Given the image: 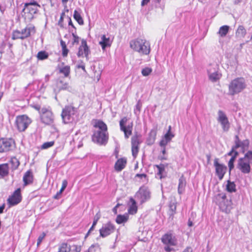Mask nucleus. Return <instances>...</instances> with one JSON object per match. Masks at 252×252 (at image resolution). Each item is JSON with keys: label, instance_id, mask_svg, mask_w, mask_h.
I'll return each mask as SVG.
<instances>
[{"label": "nucleus", "instance_id": "obj_24", "mask_svg": "<svg viewBox=\"0 0 252 252\" xmlns=\"http://www.w3.org/2000/svg\"><path fill=\"white\" fill-rule=\"evenodd\" d=\"M186 186V180L184 176L182 175L179 180V185L178 188V192L179 194H181L184 192Z\"/></svg>", "mask_w": 252, "mask_h": 252}, {"label": "nucleus", "instance_id": "obj_7", "mask_svg": "<svg viewBox=\"0 0 252 252\" xmlns=\"http://www.w3.org/2000/svg\"><path fill=\"white\" fill-rule=\"evenodd\" d=\"M32 120L27 115H19L16 117L15 125L19 131H24L31 124Z\"/></svg>", "mask_w": 252, "mask_h": 252}, {"label": "nucleus", "instance_id": "obj_47", "mask_svg": "<svg viewBox=\"0 0 252 252\" xmlns=\"http://www.w3.org/2000/svg\"><path fill=\"white\" fill-rule=\"evenodd\" d=\"M72 36H73V41L72 42V45H73L74 44H78L79 42V39H80L79 37L78 36L75 34H74V33H72Z\"/></svg>", "mask_w": 252, "mask_h": 252}, {"label": "nucleus", "instance_id": "obj_48", "mask_svg": "<svg viewBox=\"0 0 252 252\" xmlns=\"http://www.w3.org/2000/svg\"><path fill=\"white\" fill-rule=\"evenodd\" d=\"M45 235H46L45 233L44 232H43L42 234H41L39 236L38 239H37V246H39V245L42 241L43 239L44 238Z\"/></svg>", "mask_w": 252, "mask_h": 252}, {"label": "nucleus", "instance_id": "obj_6", "mask_svg": "<svg viewBox=\"0 0 252 252\" xmlns=\"http://www.w3.org/2000/svg\"><path fill=\"white\" fill-rule=\"evenodd\" d=\"M39 113L42 123L47 125L53 124L54 116L50 108L43 107L40 110Z\"/></svg>", "mask_w": 252, "mask_h": 252}, {"label": "nucleus", "instance_id": "obj_38", "mask_svg": "<svg viewBox=\"0 0 252 252\" xmlns=\"http://www.w3.org/2000/svg\"><path fill=\"white\" fill-rule=\"evenodd\" d=\"M220 124L221 126L222 130L225 131H228L230 128V123L229 122L228 119L225 121L220 122Z\"/></svg>", "mask_w": 252, "mask_h": 252}, {"label": "nucleus", "instance_id": "obj_31", "mask_svg": "<svg viewBox=\"0 0 252 252\" xmlns=\"http://www.w3.org/2000/svg\"><path fill=\"white\" fill-rule=\"evenodd\" d=\"M155 167L158 170L157 175L159 176L160 179H162L163 177L162 174L165 171V165L163 164H160L159 165H156Z\"/></svg>", "mask_w": 252, "mask_h": 252}, {"label": "nucleus", "instance_id": "obj_5", "mask_svg": "<svg viewBox=\"0 0 252 252\" xmlns=\"http://www.w3.org/2000/svg\"><path fill=\"white\" fill-rule=\"evenodd\" d=\"M161 241L164 245V250L166 252L174 251L173 247L177 246V240L171 233H167L163 235Z\"/></svg>", "mask_w": 252, "mask_h": 252}, {"label": "nucleus", "instance_id": "obj_37", "mask_svg": "<svg viewBox=\"0 0 252 252\" xmlns=\"http://www.w3.org/2000/svg\"><path fill=\"white\" fill-rule=\"evenodd\" d=\"M60 72L63 74L64 77H68L70 73V67L68 65H66L60 68Z\"/></svg>", "mask_w": 252, "mask_h": 252}, {"label": "nucleus", "instance_id": "obj_17", "mask_svg": "<svg viewBox=\"0 0 252 252\" xmlns=\"http://www.w3.org/2000/svg\"><path fill=\"white\" fill-rule=\"evenodd\" d=\"M22 200V196L21 194L20 189H17L13 193V194L10 196L8 200V203L11 206H14L19 203Z\"/></svg>", "mask_w": 252, "mask_h": 252}, {"label": "nucleus", "instance_id": "obj_61", "mask_svg": "<svg viewBox=\"0 0 252 252\" xmlns=\"http://www.w3.org/2000/svg\"><path fill=\"white\" fill-rule=\"evenodd\" d=\"M150 0H142L141 2V5L144 6L145 5L147 4L149 2Z\"/></svg>", "mask_w": 252, "mask_h": 252}, {"label": "nucleus", "instance_id": "obj_11", "mask_svg": "<svg viewBox=\"0 0 252 252\" xmlns=\"http://www.w3.org/2000/svg\"><path fill=\"white\" fill-rule=\"evenodd\" d=\"M15 147L14 140L12 138L0 139V153H5L13 150Z\"/></svg>", "mask_w": 252, "mask_h": 252}, {"label": "nucleus", "instance_id": "obj_57", "mask_svg": "<svg viewBox=\"0 0 252 252\" xmlns=\"http://www.w3.org/2000/svg\"><path fill=\"white\" fill-rule=\"evenodd\" d=\"M169 207L172 212H175L176 211V206L174 203L170 204Z\"/></svg>", "mask_w": 252, "mask_h": 252}, {"label": "nucleus", "instance_id": "obj_44", "mask_svg": "<svg viewBox=\"0 0 252 252\" xmlns=\"http://www.w3.org/2000/svg\"><path fill=\"white\" fill-rule=\"evenodd\" d=\"M152 69L149 67H146L142 70L141 73L144 76H148L151 72Z\"/></svg>", "mask_w": 252, "mask_h": 252}, {"label": "nucleus", "instance_id": "obj_35", "mask_svg": "<svg viewBox=\"0 0 252 252\" xmlns=\"http://www.w3.org/2000/svg\"><path fill=\"white\" fill-rule=\"evenodd\" d=\"M238 152H236L235 154L231 157V158L230 159L228 165L229 168V171H230L233 168H234V162L236 158V157L238 156Z\"/></svg>", "mask_w": 252, "mask_h": 252}, {"label": "nucleus", "instance_id": "obj_4", "mask_svg": "<svg viewBox=\"0 0 252 252\" xmlns=\"http://www.w3.org/2000/svg\"><path fill=\"white\" fill-rule=\"evenodd\" d=\"M252 164V151H248L243 158L238 160L237 168L243 174H249L251 172V164Z\"/></svg>", "mask_w": 252, "mask_h": 252}, {"label": "nucleus", "instance_id": "obj_33", "mask_svg": "<svg viewBox=\"0 0 252 252\" xmlns=\"http://www.w3.org/2000/svg\"><path fill=\"white\" fill-rule=\"evenodd\" d=\"M218 117L217 120L219 123L228 120V118L225 113L221 110L218 111Z\"/></svg>", "mask_w": 252, "mask_h": 252}, {"label": "nucleus", "instance_id": "obj_51", "mask_svg": "<svg viewBox=\"0 0 252 252\" xmlns=\"http://www.w3.org/2000/svg\"><path fill=\"white\" fill-rule=\"evenodd\" d=\"M237 148H235V146H233L232 147L231 150L227 154V155L228 156L232 157V156H233L235 154V152H237L236 150Z\"/></svg>", "mask_w": 252, "mask_h": 252}, {"label": "nucleus", "instance_id": "obj_25", "mask_svg": "<svg viewBox=\"0 0 252 252\" xmlns=\"http://www.w3.org/2000/svg\"><path fill=\"white\" fill-rule=\"evenodd\" d=\"M129 202L131 203L128 209V213L130 214L133 215L137 212V207L136 206V203L135 200L130 197L129 199Z\"/></svg>", "mask_w": 252, "mask_h": 252}, {"label": "nucleus", "instance_id": "obj_29", "mask_svg": "<svg viewBox=\"0 0 252 252\" xmlns=\"http://www.w3.org/2000/svg\"><path fill=\"white\" fill-rule=\"evenodd\" d=\"M128 219V216L127 215H119L117 216L116 219V222L118 224H121L123 223L126 222Z\"/></svg>", "mask_w": 252, "mask_h": 252}, {"label": "nucleus", "instance_id": "obj_19", "mask_svg": "<svg viewBox=\"0 0 252 252\" xmlns=\"http://www.w3.org/2000/svg\"><path fill=\"white\" fill-rule=\"evenodd\" d=\"M140 144L139 139L137 135H134L131 137V151L132 154L134 158H135L138 153L139 145Z\"/></svg>", "mask_w": 252, "mask_h": 252}, {"label": "nucleus", "instance_id": "obj_60", "mask_svg": "<svg viewBox=\"0 0 252 252\" xmlns=\"http://www.w3.org/2000/svg\"><path fill=\"white\" fill-rule=\"evenodd\" d=\"M60 43L62 48H65V47H66L65 42H64L63 40H61Z\"/></svg>", "mask_w": 252, "mask_h": 252}, {"label": "nucleus", "instance_id": "obj_56", "mask_svg": "<svg viewBox=\"0 0 252 252\" xmlns=\"http://www.w3.org/2000/svg\"><path fill=\"white\" fill-rule=\"evenodd\" d=\"M136 177H138L140 179L147 178V175L145 174H137Z\"/></svg>", "mask_w": 252, "mask_h": 252}, {"label": "nucleus", "instance_id": "obj_30", "mask_svg": "<svg viewBox=\"0 0 252 252\" xmlns=\"http://www.w3.org/2000/svg\"><path fill=\"white\" fill-rule=\"evenodd\" d=\"M239 148H241L242 152L244 153L246 151H247L249 148V141L247 139L243 141H241L239 144Z\"/></svg>", "mask_w": 252, "mask_h": 252}, {"label": "nucleus", "instance_id": "obj_21", "mask_svg": "<svg viewBox=\"0 0 252 252\" xmlns=\"http://www.w3.org/2000/svg\"><path fill=\"white\" fill-rule=\"evenodd\" d=\"M99 45L103 51H104L106 47H110L112 44L110 38H107L105 35H102L101 37V40L99 42Z\"/></svg>", "mask_w": 252, "mask_h": 252}, {"label": "nucleus", "instance_id": "obj_63", "mask_svg": "<svg viewBox=\"0 0 252 252\" xmlns=\"http://www.w3.org/2000/svg\"><path fill=\"white\" fill-rule=\"evenodd\" d=\"M5 208V205L4 204H3L2 205H1V206H0V214L1 213H2L3 212V210Z\"/></svg>", "mask_w": 252, "mask_h": 252}, {"label": "nucleus", "instance_id": "obj_49", "mask_svg": "<svg viewBox=\"0 0 252 252\" xmlns=\"http://www.w3.org/2000/svg\"><path fill=\"white\" fill-rule=\"evenodd\" d=\"M100 218V214L99 213H97L94 216V221L93 224H94V225H96L98 220Z\"/></svg>", "mask_w": 252, "mask_h": 252}, {"label": "nucleus", "instance_id": "obj_58", "mask_svg": "<svg viewBox=\"0 0 252 252\" xmlns=\"http://www.w3.org/2000/svg\"><path fill=\"white\" fill-rule=\"evenodd\" d=\"M75 249L72 252H80L81 248L76 245L74 246Z\"/></svg>", "mask_w": 252, "mask_h": 252}, {"label": "nucleus", "instance_id": "obj_16", "mask_svg": "<svg viewBox=\"0 0 252 252\" xmlns=\"http://www.w3.org/2000/svg\"><path fill=\"white\" fill-rule=\"evenodd\" d=\"M219 158H216L214 160V166L216 168V172L220 180H222L226 173L227 167L226 166L219 163Z\"/></svg>", "mask_w": 252, "mask_h": 252}, {"label": "nucleus", "instance_id": "obj_52", "mask_svg": "<svg viewBox=\"0 0 252 252\" xmlns=\"http://www.w3.org/2000/svg\"><path fill=\"white\" fill-rule=\"evenodd\" d=\"M169 142L163 138L160 142V146L165 147Z\"/></svg>", "mask_w": 252, "mask_h": 252}, {"label": "nucleus", "instance_id": "obj_10", "mask_svg": "<svg viewBox=\"0 0 252 252\" xmlns=\"http://www.w3.org/2000/svg\"><path fill=\"white\" fill-rule=\"evenodd\" d=\"M219 65L216 63L210 64L207 68L209 80L212 82H216L221 78V74L219 73Z\"/></svg>", "mask_w": 252, "mask_h": 252}, {"label": "nucleus", "instance_id": "obj_1", "mask_svg": "<svg viewBox=\"0 0 252 252\" xmlns=\"http://www.w3.org/2000/svg\"><path fill=\"white\" fill-rule=\"evenodd\" d=\"M94 126L95 129L92 135V141L99 145H105L109 138L107 125L103 121L98 120Z\"/></svg>", "mask_w": 252, "mask_h": 252}, {"label": "nucleus", "instance_id": "obj_59", "mask_svg": "<svg viewBox=\"0 0 252 252\" xmlns=\"http://www.w3.org/2000/svg\"><path fill=\"white\" fill-rule=\"evenodd\" d=\"M183 252H192V249L190 247H187Z\"/></svg>", "mask_w": 252, "mask_h": 252}, {"label": "nucleus", "instance_id": "obj_34", "mask_svg": "<svg viewBox=\"0 0 252 252\" xmlns=\"http://www.w3.org/2000/svg\"><path fill=\"white\" fill-rule=\"evenodd\" d=\"M10 162L12 166L11 167L13 170L16 169L20 165L19 160L15 157L11 158Z\"/></svg>", "mask_w": 252, "mask_h": 252}, {"label": "nucleus", "instance_id": "obj_26", "mask_svg": "<svg viewBox=\"0 0 252 252\" xmlns=\"http://www.w3.org/2000/svg\"><path fill=\"white\" fill-rule=\"evenodd\" d=\"M247 33L246 30L242 25H240L236 32V36L239 38H242L245 37Z\"/></svg>", "mask_w": 252, "mask_h": 252}, {"label": "nucleus", "instance_id": "obj_46", "mask_svg": "<svg viewBox=\"0 0 252 252\" xmlns=\"http://www.w3.org/2000/svg\"><path fill=\"white\" fill-rule=\"evenodd\" d=\"M156 133L155 131H151L149 134V140L150 141V144H153L156 139Z\"/></svg>", "mask_w": 252, "mask_h": 252}, {"label": "nucleus", "instance_id": "obj_41", "mask_svg": "<svg viewBox=\"0 0 252 252\" xmlns=\"http://www.w3.org/2000/svg\"><path fill=\"white\" fill-rule=\"evenodd\" d=\"M48 54L45 51H40L37 54V58L39 60H43L47 59Z\"/></svg>", "mask_w": 252, "mask_h": 252}, {"label": "nucleus", "instance_id": "obj_9", "mask_svg": "<svg viewBox=\"0 0 252 252\" xmlns=\"http://www.w3.org/2000/svg\"><path fill=\"white\" fill-rule=\"evenodd\" d=\"M217 203L220 209L223 212L228 213L231 208V201L226 199L224 194H219L216 196Z\"/></svg>", "mask_w": 252, "mask_h": 252}, {"label": "nucleus", "instance_id": "obj_55", "mask_svg": "<svg viewBox=\"0 0 252 252\" xmlns=\"http://www.w3.org/2000/svg\"><path fill=\"white\" fill-rule=\"evenodd\" d=\"M67 185V182L66 180H63L62 183V187L61 188V189L63 190H64V189L66 188V186Z\"/></svg>", "mask_w": 252, "mask_h": 252}, {"label": "nucleus", "instance_id": "obj_14", "mask_svg": "<svg viewBox=\"0 0 252 252\" xmlns=\"http://www.w3.org/2000/svg\"><path fill=\"white\" fill-rule=\"evenodd\" d=\"M127 121L126 117L123 118L120 121V129L124 132L126 138H128L132 134L133 123H129L126 126H125Z\"/></svg>", "mask_w": 252, "mask_h": 252}, {"label": "nucleus", "instance_id": "obj_50", "mask_svg": "<svg viewBox=\"0 0 252 252\" xmlns=\"http://www.w3.org/2000/svg\"><path fill=\"white\" fill-rule=\"evenodd\" d=\"M241 141L239 139V138L238 137V135H236L235 136V145L234 146H235V148H239V143L241 142Z\"/></svg>", "mask_w": 252, "mask_h": 252}, {"label": "nucleus", "instance_id": "obj_53", "mask_svg": "<svg viewBox=\"0 0 252 252\" xmlns=\"http://www.w3.org/2000/svg\"><path fill=\"white\" fill-rule=\"evenodd\" d=\"M68 53V50L67 48L65 47V48H62V55L63 57H66L67 56Z\"/></svg>", "mask_w": 252, "mask_h": 252}, {"label": "nucleus", "instance_id": "obj_27", "mask_svg": "<svg viewBox=\"0 0 252 252\" xmlns=\"http://www.w3.org/2000/svg\"><path fill=\"white\" fill-rule=\"evenodd\" d=\"M9 173V167L7 163L0 164V176L4 177Z\"/></svg>", "mask_w": 252, "mask_h": 252}, {"label": "nucleus", "instance_id": "obj_64", "mask_svg": "<svg viewBox=\"0 0 252 252\" xmlns=\"http://www.w3.org/2000/svg\"><path fill=\"white\" fill-rule=\"evenodd\" d=\"M78 68H82L83 70H85V66L84 64H80L78 65Z\"/></svg>", "mask_w": 252, "mask_h": 252}, {"label": "nucleus", "instance_id": "obj_62", "mask_svg": "<svg viewBox=\"0 0 252 252\" xmlns=\"http://www.w3.org/2000/svg\"><path fill=\"white\" fill-rule=\"evenodd\" d=\"M95 225H94V224H93L92 226H91V227L90 228V229L89 230L87 235H86V236H88L90 233H91V232L92 231H93Z\"/></svg>", "mask_w": 252, "mask_h": 252}, {"label": "nucleus", "instance_id": "obj_8", "mask_svg": "<svg viewBox=\"0 0 252 252\" xmlns=\"http://www.w3.org/2000/svg\"><path fill=\"white\" fill-rule=\"evenodd\" d=\"M35 32V28L32 25L26 27L23 29L21 32L19 31H14L12 34V39H25L31 35L32 33H34Z\"/></svg>", "mask_w": 252, "mask_h": 252}, {"label": "nucleus", "instance_id": "obj_45", "mask_svg": "<svg viewBox=\"0 0 252 252\" xmlns=\"http://www.w3.org/2000/svg\"><path fill=\"white\" fill-rule=\"evenodd\" d=\"M54 141L45 142L41 146V148L43 149H47L48 148H50V147L53 146L54 145Z\"/></svg>", "mask_w": 252, "mask_h": 252}, {"label": "nucleus", "instance_id": "obj_3", "mask_svg": "<svg viewBox=\"0 0 252 252\" xmlns=\"http://www.w3.org/2000/svg\"><path fill=\"white\" fill-rule=\"evenodd\" d=\"M130 47L140 54L148 55L150 52V43L145 39L137 38L130 42Z\"/></svg>", "mask_w": 252, "mask_h": 252}, {"label": "nucleus", "instance_id": "obj_22", "mask_svg": "<svg viewBox=\"0 0 252 252\" xmlns=\"http://www.w3.org/2000/svg\"><path fill=\"white\" fill-rule=\"evenodd\" d=\"M24 186H26L33 182V175L31 170L27 171L23 176Z\"/></svg>", "mask_w": 252, "mask_h": 252}, {"label": "nucleus", "instance_id": "obj_23", "mask_svg": "<svg viewBox=\"0 0 252 252\" xmlns=\"http://www.w3.org/2000/svg\"><path fill=\"white\" fill-rule=\"evenodd\" d=\"M126 158H121L119 159L115 164V169L117 171H121L126 166Z\"/></svg>", "mask_w": 252, "mask_h": 252}, {"label": "nucleus", "instance_id": "obj_20", "mask_svg": "<svg viewBox=\"0 0 252 252\" xmlns=\"http://www.w3.org/2000/svg\"><path fill=\"white\" fill-rule=\"evenodd\" d=\"M40 6L36 1H33L25 4L24 10L27 11L31 14L36 13L38 10V7Z\"/></svg>", "mask_w": 252, "mask_h": 252}, {"label": "nucleus", "instance_id": "obj_36", "mask_svg": "<svg viewBox=\"0 0 252 252\" xmlns=\"http://www.w3.org/2000/svg\"><path fill=\"white\" fill-rule=\"evenodd\" d=\"M73 17L75 20L80 25H82L84 24L83 20L80 15V13H78L76 10L74 12Z\"/></svg>", "mask_w": 252, "mask_h": 252}, {"label": "nucleus", "instance_id": "obj_42", "mask_svg": "<svg viewBox=\"0 0 252 252\" xmlns=\"http://www.w3.org/2000/svg\"><path fill=\"white\" fill-rule=\"evenodd\" d=\"M57 87L59 90H65L67 89L68 84L67 83H64L63 81L60 80L57 82Z\"/></svg>", "mask_w": 252, "mask_h": 252}, {"label": "nucleus", "instance_id": "obj_43", "mask_svg": "<svg viewBox=\"0 0 252 252\" xmlns=\"http://www.w3.org/2000/svg\"><path fill=\"white\" fill-rule=\"evenodd\" d=\"M141 107H142V103L140 100H138V101L137 102V103L135 106V108L134 110V113L135 114H138L139 113V112H140V110H141Z\"/></svg>", "mask_w": 252, "mask_h": 252}, {"label": "nucleus", "instance_id": "obj_12", "mask_svg": "<svg viewBox=\"0 0 252 252\" xmlns=\"http://www.w3.org/2000/svg\"><path fill=\"white\" fill-rule=\"evenodd\" d=\"M75 114L74 108L70 106H66L62 111V117L64 123L67 124L73 121Z\"/></svg>", "mask_w": 252, "mask_h": 252}, {"label": "nucleus", "instance_id": "obj_15", "mask_svg": "<svg viewBox=\"0 0 252 252\" xmlns=\"http://www.w3.org/2000/svg\"><path fill=\"white\" fill-rule=\"evenodd\" d=\"M115 230V225L110 222H108L103 224L102 227L99 229L100 236L102 238L106 237L113 233Z\"/></svg>", "mask_w": 252, "mask_h": 252}, {"label": "nucleus", "instance_id": "obj_2", "mask_svg": "<svg viewBox=\"0 0 252 252\" xmlns=\"http://www.w3.org/2000/svg\"><path fill=\"white\" fill-rule=\"evenodd\" d=\"M247 87L246 80L243 77H238L232 80L228 85L229 95H234L242 92Z\"/></svg>", "mask_w": 252, "mask_h": 252}, {"label": "nucleus", "instance_id": "obj_40", "mask_svg": "<svg viewBox=\"0 0 252 252\" xmlns=\"http://www.w3.org/2000/svg\"><path fill=\"white\" fill-rule=\"evenodd\" d=\"M171 127L169 126L168 130L167 133L165 134L164 138L169 142L171 141L172 138L174 137V135L171 132Z\"/></svg>", "mask_w": 252, "mask_h": 252}, {"label": "nucleus", "instance_id": "obj_32", "mask_svg": "<svg viewBox=\"0 0 252 252\" xmlns=\"http://www.w3.org/2000/svg\"><path fill=\"white\" fill-rule=\"evenodd\" d=\"M226 190L228 192H235L236 189V185L234 182H230V181H227V183L226 185Z\"/></svg>", "mask_w": 252, "mask_h": 252}, {"label": "nucleus", "instance_id": "obj_18", "mask_svg": "<svg viewBox=\"0 0 252 252\" xmlns=\"http://www.w3.org/2000/svg\"><path fill=\"white\" fill-rule=\"evenodd\" d=\"M90 53V50L87 45V42L85 39H82L81 42V45L79 48V51L77 53V56L78 57H86L87 60H89V54Z\"/></svg>", "mask_w": 252, "mask_h": 252}, {"label": "nucleus", "instance_id": "obj_39", "mask_svg": "<svg viewBox=\"0 0 252 252\" xmlns=\"http://www.w3.org/2000/svg\"><path fill=\"white\" fill-rule=\"evenodd\" d=\"M70 250V248L67 247V244L63 243L60 246L58 252H69Z\"/></svg>", "mask_w": 252, "mask_h": 252}, {"label": "nucleus", "instance_id": "obj_54", "mask_svg": "<svg viewBox=\"0 0 252 252\" xmlns=\"http://www.w3.org/2000/svg\"><path fill=\"white\" fill-rule=\"evenodd\" d=\"M63 190L60 189V190L57 192V194L54 196V198L56 199H58L60 198V196L61 195Z\"/></svg>", "mask_w": 252, "mask_h": 252}, {"label": "nucleus", "instance_id": "obj_13", "mask_svg": "<svg viewBox=\"0 0 252 252\" xmlns=\"http://www.w3.org/2000/svg\"><path fill=\"white\" fill-rule=\"evenodd\" d=\"M135 197L141 203H143L150 198L151 193L147 187H142L136 192Z\"/></svg>", "mask_w": 252, "mask_h": 252}, {"label": "nucleus", "instance_id": "obj_28", "mask_svg": "<svg viewBox=\"0 0 252 252\" xmlns=\"http://www.w3.org/2000/svg\"><path fill=\"white\" fill-rule=\"evenodd\" d=\"M229 30V27L228 26H222L220 28L218 33L220 35V36L222 37H224L227 34Z\"/></svg>", "mask_w": 252, "mask_h": 252}]
</instances>
